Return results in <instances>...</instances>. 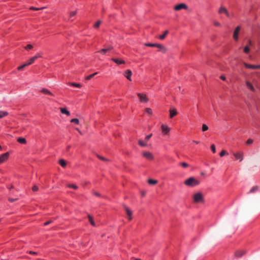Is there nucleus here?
<instances>
[{"instance_id":"nucleus-1","label":"nucleus","mask_w":260,"mask_h":260,"mask_svg":"<svg viewBox=\"0 0 260 260\" xmlns=\"http://www.w3.org/2000/svg\"><path fill=\"white\" fill-rule=\"evenodd\" d=\"M184 184L189 187H194L200 184V181L193 177H191L186 179Z\"/></svg>"},{"instance_id":"nucleus-2","label":"nucleus","mask_w":260,"mask_h":260,"mask_svg":"<svg viewBox=\"0 0 260 260\" xmlns=\"http://www.w3.org/2000/svg\"><path fill=\"white\" fill-rule=\"evenodd\" d=\"M145 46L151 47H157L160 49L159 51H161L163 53H165L167 52V49L164 46L160 44L148 43H145Z\"/></svg>"},{"instance_id":"nucleus-3","label":"nucleus","mask_w":260,"mask_h":260,"mask_svg":"<svg viewBox=\"0 0 260 260\" xmlns=\"http://www.w3.org/2000/svg\"><path fill=\"white\" fill-rule=\"evenodd\" d=\"M193 201L195 203H204L205 202L204 197L201 192L196 193L193 195Z\"/></svg>"},{"instance_id":"nucleus-4","label":"nucleus","mask_w":260,"mask_h":260,"mask_svg":"<svg viewBox=\"0 0 260 260\" xmlns=\"http://www.w3.org/2000/svg\"><path fill=\"white\" fill-rule=\"evenodd\" d=\"M10 153L9 152H7L5 153L2 154L0 155V164H2L7 161L9 157Z\"/></svg>"},{"instance_id":"nucleus-5","label":"nucleus","mask_w":260,"mask_h":260,"mask_svg":"<svg viewBox=\"0 0 260 260\" xmlns=\"http://www.w3.org/2000/svg\"><path fill=\"white\" fill-rule=\"evenodd\" d=\"M40 57H41V55H40L39 53H38L34 56L29 58V60L26 62V63L27 64V66L30 65L33 63L37 59Z\"/></svg>"},{"instance_id":"nucleus-6","label":"nucleus","mask_w":260,"mask_h":260,"mask_svg":"<svg viewBox=\"0 0 260 260\" xmlns=\"http://www.w3.org/2000/svg\"><path fill=\"white\" fill-rule=\"evenodd\" d=\"M240 29H241V26H238L236 27V28L234 31L233 38L236 41H237L239 39V34Z\"/></svg>"},{"instance_id":"nucleus-7","label":"nucleus","mask_w":260,"mask_h":260,"mask_svg":"<svg viewBox=\"0 0 260 260\" xmlns=\"http://www.w3.org/2000/svg\"><path fill=\"white\" fill-rule=\"evenodd\" d=\"M143 156L146 158L147 160H151L153 159L154 157L153 154L148 151H144L142 153Z\"/></svg>"},{"instance_id":"nucleus-8","label":"nucleus","mask_w":260,"mask_h":260,"mask_svg":"<svg viewBox=\"0 0 260 260\" xmlns=\"http://www.w3.org/2000/svg\"><path fill=\"white\" fill-rule=\"evenodd\" d=\"M137 95L141 102L147 103L148 101V99L145 94L138 93Z\"/></svg>"},{"instance_id":"nucleus-9","label":"nucleus","mask_w":260,"mask_h":260,"mask_svg":"<svg viewBox=\"0 0 260 260\" xmlns=\"http://www.w3.org/2000/svg\"><path fill=\"white\" fill-rule=\"evenodd\" d=\"M187 9V6L184 3H181L178 5H177L175 6L174 9L176 11H179L182 9Z\"/></svg>"},{"instance_id":"nucleus-10","label":"nucleus","mask_w":260,"mask_h":260,"mask_svg":"<svg viewBox=\"0 0 260 260\" xmlns=\"http://www.w3.org/2000/svg\"><path fill=\"white\" fill-rule=\"evenodd\" d=\"M244 66L245 68L247 69H260V64L257 65H254V64H250L247 63H244Z\"/></svg>"},{"instance_id":"nucleus-11","label":"nucleus","mask_w":260,"mask_h":260,"mask_svg":"<svg viewBox=\"0 0 260 260\" xmlns=\"http://www.w3.org/2000/svg\"><path fill=\"white\" fill-rule=\"evenodd\" d=\"M111 60L118 65L125 64V63L124 60L119 58H112Z\"/></svg>"},{"instance_id":"nucleus-12","label":"nucleus","mask_w":260,"mask_h":260,"mask_svg":"<svg viewBox=\"0 0 260 260\" xmlns=\"http://www.w3.org/2000/svg\"><path fill=\"white\" fill-rule=\"evenodd\" d=\"M123 208L124 210H125L127 215L128 216V219L129 220H131L132 218V211L125 205H123Z\"/></svg>"},{"instance_id":"nucleus-13","label":"nucleus","mask_w":260,"mask_h":260,"mask_svg":"<svg viewBox=\"0 0 260 260\" xmlns=\"http://www.w3.org/2000/svg\"><path fill=\"white\" fill-rule=\"evenodd\" d=\"M218 13L219 14L224 13L227 17H230V14L227 10V9L224 7H220L218 10Z\"/></svg>"},{"instance_id":"nucleus-14","label":"nucleus","mask_w":260,"mask_h":260,"mask_svg":"<svg viewBox=\"0 0 260 260\" xmlns=\"http://www.w3.org/2000/svg\"><path fill=\"white\" fill-rule=\"evenodd\" d=\"M132 75V72L130 70H126L124 73V76L126 79L129 81H131V77Z\"/></svg>"},{"instance_id":"nucleus-15","label":"nucleus","mask_w":260,"mask_h":260,"mask_svg":"<svg viewBox=\"0 0 260 260\" xmlns=\"http://www.w3.org/2000/svg\"><path fill=\"white\" fill-rule=\"evenodd\" d=\"M161 128L164 135H167L170 132V128L167 125L162 124Z\"/></svg>"},{"instance_id":"nucleus-16","label":"nucleus","mask_w":260,"mask_h":260,"mask_svg":"<svg viewBox=\"0 0 260 260\" xmlns=\"http://www.w3.org/2000/svg\"><path fill=\"white\" fill-rule=\"evenodd\" d=\"M245 254V252L243 250H238L235 253V256L237 258H240Z\"/></svg>"},{"instance_id":"nucleus-17","label":"nucleus","mask_w":260,"mask_h":260,"mask_svg":"<svg viewBox=\"0 0 260 260\" xmlns=\"http://www.w3.org/2000/svg\"><path fill=\"white\" fill-rule=\"evenodd\" d=\"M113 49V47L112 46H109L107 48H103L101 49L99 52L101 53L102 54H105L106 52L112 50Z\"/></svg>"},{"instance_id":"nucleus-18","label":"nucleus","mask_w":260,"mask_h":260,"mask_svg":"<svg viewBox=\"0 0 260 260\" xmlns=\"http://www.w3.org/2000/svg\"><path fill=\"white\" fill-rule=\"evenodd\" d=\"M40 92L45 94H48L51 96H54V95L51 92H50L48 89L45 88H42Z\"/></svg>"},{"instance_id":"nucleus-19","label":"nucleus","mask_w":260,"mask_h":260,"mask_svg":"<svg viewBox=\"0 0 260 260\" xmlns=\"http://www.w3.org/2000/svg\"><path fill=\"white\" fill-rule=\"evenodd\" d=\"M236 159H239L241 161L243 159V153L241 152H237L234 154Z\"/></svg>"},{"instance_id":"nucleus-20","label":"nucleus","mask_w":260,"mask_h":260,"mask_svg":"<svg viewBox=\"0 0 260 260\" xmlns=\"http://www.w3.org/2000/svg\"><path fill=\"white\" fill-rule=\"evenodd\" d=\"M177 114V111L176 109L170 110V118H172Z\"/></svg>"},{"instance_id":"nucleus-21","label":"nucleus","mask_w":260,"mask_h":260,"mask_svg":"<svg viewBox=\"0 0 260 260\" xmlns=\"http://www.w3.org/2000/svg\"><path fill=\"white\" fill-rule=\"evenodd\" d=\"M60 112L61 113L66 114L67 115H70V111L66 108H61Z\"/></svg>"},{"instance_id":"nucleus-22","label":"nucleus","mask_w":260,"mask_h":260,"mask_svg":"<svg viewBox=\"0 0 260 260\" xmlns=\"http://www.w3.org/2000/svg\"><path fill=\"white\" fill-rule=\"evenodd\" d=\"M17 142L21 144H26V140L23 137H19L17 139Z\"/></svg>"},{"instance_id":"nucleus-23","label":"nucleus","mask_w":260,"mask_h":260,"mask_svg":"<svg viewBox=\"0 0 260 260\" xmlns=\"http://www.w3.org/2000/svg\"><path fill=\"white\" fill-rule=\"evenodd\" d=\"M9 115V113L7 111H0V119L4 118Z\"/></svg>"},{"instance_id":"nucleus-24","label":"nucleus","mask_w":260,"mask_h":260,"mask_svg":"<svg viewBox=\"0 0 260 260\" xmlns=\"http://www.w3.org/2000/svg\"><path fill=\"white\" fill-rule=\"evenodd\" d=\"M169 34V30H166L164 32V34L159 36V39L160 40H164L165 39L166 36Z\"/></svg>"},{"instance_id":"nucleus-25","label":"nucleus","mask_w":260,"mask_h":260,"mask_svg":"<svg viewBox=\"0 0 260 260\" xmlns=\"http://www.w3.org/2000/svg\"><path fill=\"white\" fill-rule=\"evenodd\" d=\"M246 85H247V87L249 89H250L251 91H254V88L253 86L252 85V84L250 82L247 81Z\"/></svg>"},{"instance_id":"nucleus-26","label":"nucleus","mask_w":260,"mask_h":260,"mask_svg":"<svg viewBox=\"0 0 260 260\" xmlns=\"http://www.w3.org/2000/svg\"><path fill=\"white\" fill-rule=\"evenodd\" d=\"M258 189H259V186L257 185L253 186L252 187V188L250 190L249 193H253L256 191H258Z\"/></svg>"},{"instance_id":"nucleus-27","label":"nucleus","mask_w":260,"mask_h":260,"mask_svg":"<svg viewBox=\"0 0 260 260\" xmlns=\"http://www.w3.org/2000/svg\"><path fill=\"white\" fill-rule=\"evenodd\" d=\"M59 164L63 168H65L67 166V162L64 159H60Z\"/></svg>"},{"instance_id":"nucleus-28","label":"nucleus","mask_w":260,"mask_h":260,"mask_svg":"<svg viewBox=\"0 0 260 260\" xmlns=\"http://www.w3.org/2000/svg\"><path fill=\"white\" fill-rule=\"evenodd\" d=\"M98 72L94 73L92 74H90L85 77V80H89L92 79L95 75L98 74Z\"/></svg>"},{"instance_id":"nucleus-29","label":"nucleus","mask_w":260,"mask_h":260,"mask_svg":"<svg viewBox=\"0 0 260 260\" xmlns=\"http://www.w3.org/2000/svg\"><path fill=\"white\" fill-rule=\"evenodd\" d=\"M138 144L142 147H145L147 145L146 142L142 140H139L138 141Z\"/></svg>"},{"instance_id":"nucleus-30","label":"nucleus","mask_w":260,"mask_h":260,"mask_svg":"<svg viewBox=\"0 0 260 260\" xmlns=\"http://www.w3.org/2000/svg\"><path fill=\"white\" fill-rule=\"evenodd\" d=\"M148 182L150 184L155 185L157 183V181L156 180L150 179L148 180Z\"/></svg>"},{"instance_id":"nucleus-31","label":"nucleus","mask_w":260,"mask_h":260,"mask_svg":"<svg viewBox=\"0 0 260 260\" xmlns=\"http://www.w3.org/2000/svg\"><path fill=\"white\" fill-rule=\"evenodd\" d=\"M68 187L73 188L74 189H77L78 188V187L77 185L74 184H70L68 185Z\"/></svg>"},{"instance_id":"nucleus-32","label":"nucleus","mask_w":260,"mask_h":260,"mask_svg":"<svg viewBox=\"0 0 260 260\" xmlns=\"http://www.w3.org/2000/svg\"><path fill=\"white\" fill-rule=\"evenodd\" d=\"M102 23V21L101 20H98L96 23L94 24V28H98L100 25V24Z\"/></svg>"},{"instance_id":"nucleus-33","label":"nucleus","mask_w":260,"mask_h":260,"mask_svg":"<svg viewBox=\"0 0 260 260\" xmlns=\"http://www.w3.org/2000/svg\"><path fill=\"white\" fill-rule=\"evenodd\" d=\"M70 122L71 123H74L76 124H79V120L78 118H73L71 120Z\"/></svg>"},{"instance_id":"nucleus-34","label":"nucleus","mask_w":260,"mask_h":260,"mask_svg":"<svg viewBox=\"0 0 260 260\" xmlns=\"http://www.w3.org/2000/svg\"><path fill=\"white\" fill-rule=\"evenodd\" d=\"M26 66H28L27 64L26 63V62L20 66H19L18 68H17V70L18 71H21V70H22L25 67H26Z\"/></svg>"},{"instance_id":"nucleus-35","label":"nucleus","mask_w":260,"mask_h":260,"mask_svg":"<svg viewBox=\"0 0 260 260\" xmlns=\"http://www.w3.org/2000/svg\"><path fill=\"white\" fill-rule=\"evenodd\" d=\"M70 84L72 86L80 88L81 87V84H80L79 83H74V82L71 83H70Z\"/></svg>"},{"instance_id":"nucleus-36","label":"nucleus","mask_w":260,"mask_h":260,"mask_svg":"<svg viewBox=\"0 0 260 260\" xmlns=\"http://www.w3.org/2000/svg\"><path fill=\"white\" fill-rule=\"evenodd\" d=\"M179 165L183 168H187L189 166V165L185 162H181L179 163Z\"/></svg>"},{"instance_id":"nucleus-37","label":"nucleus","mask_w":260,"mask_h":260,"mask_svg":"<svg viewBox=\"0 0 260 260\" xmlns=\"http://www.w3.org/2000/svg\"><path fill=\"white\" fill-rule=\"evenodd\" d=\"M44 8V7H42V8H36V7H30L29 9L31 10L38 11V10L43 9Z\"/></svg>"},{"instance_id":"nucleus-38","label":"nucleus","mask_w":260,"mask_h":260,"mask_svg":"<svg viewBox=\"0 0 260 260\" xmlns=\"http://www.w3.org/2000/svg\"><path fill=\"white\" fill-rule=\"evenodd\" d=\"M145 112L148 113V114L151 115L152 114V109L150 108H146L145 109Z\"/></svg>"},{"instance_id":"nucleus-39","label":"nucleus","mask_w":260,"mask_h":260,"mask_svg":"<svg viewBox=\"0 0 260 260\" xmlns=\"http://www.w3.org/2000/svg\"><path fill=\"white\" fill-rule=\"evenodd\" d=\"M225 154H228V153L226 152V151L224 150H222L219 153V155L220 157H222Z\"/></svg>"},{"instance_id":"nucleus-40","label":"nucleus","mask_w":260,"mask_h":260,"mask_svg":"<svg viewBox=\"0 0 260 260\" xmlns=\"http://www.w3.org/2000/svg\"><path fill=\"white\" fill-rule=\"evenodd\" d=\"M243 51L245 53L248 54L250 51V48L248 46H246L244 48Z\"/></svg>"},{"instance_id":"nucleus-41","label":"nucleus","mask_w":260,"mask_h":260,"mask_svg":"<svg viewBox=\"0 0 260 260\" xmlns=\"http://www.w3.org/2000/svg\"><path fill=\"white\" fill-rule=\"evenodd\" d=\"M208 129V126L206 124H203L202 125V131L205 132V131H207Z\"/></svg>"},{"instance_id":"nucleus-42","label":"nucleus","mask_w":260,"mask_h":260,"mask_svg":"<svg viewBox=\"0 0 260 260\" xmlns=\"http://www.w3.org/2000/svg\"><path fill=\"white\" fill-rule=\"evenodd\" d=\"M211 150L213 153H215L216 152V148L214 144L211 145Z\"/></svg>"},{"instance_id":"nucleus-43","label":"nucleus","mask_w":260,"mask_h":260,"mask_svg":"<svg viewBox=\"0 0 260 260\" xmlns=\"http://www.w3.org/2000/svg\"><path fill=\"white\" fill-rule=\"evenodd\" d=\"M89 220L91 224L94 225V222L92 217L90 215H88Z\"/></svg>"},{"instance_id":"nucleus-44","label":"nucleus","mask_w":260,"mask_h":260,"mask_svg":"<svg viewBox=\"0 0 260 260\" xmlns=\"http://www.w3.org/2000/svg\"><path fill=\"white\" fill-rule=\"evenodd\" d=\"M97 157L98 158H99L100 159L103 160V161H107L108 159L107 158H106L105 157L102 156H101L100 155H97Z\"/></svg>"},{"instance_id":"nucleus-45","label":"nucleus","mask_w":260,"mask_h":260,"mask_svg":"<svg viewBox=\"0 0 260 260\" xmlns=\"http://www.w3.org/2000/svg\"><path fill=\"white\" fill-rule=\"evenodd\" d=\"M33 48V46L31 44H28L25 47V49L27 50L31 49Z\"/></svg>"},{"instance_id":"nucleus-46","label":"nucleus","mask_w":260,"mask_h":260,"mask_svg":"<svg viewBox=\"0 0 260 260\" xmlns=\"http://www.w3.org/2000/svg\"><path fill=\"white\" fill-rule=\"evenodd\" d=\"M77 14V11H72L71 12H70V17L71 18L73 16H74L75 15H76Z\"/></svg>"},{"instance_id":"nucleus-47","label":"nucleus","mask_w":260,"mask_h":260,"mask_svg":"<svg viewBox=\"0 0 260 260\" xmlns=\"http://www.w3.org/2000/svg\"><path fill=\"white\" fill-rule=\"evenodd\" d=\"M152 134H150V135L146 136L145 138V141L147 142L150 139V138L152 137Z\"/></svg>"},{"instance_id":"nucleus-48","label":"nucleus","mask_w":260,"mask_h":260,"mask_svg":"<svg viewBox=\"0 0 260 260\" xmlns=\"http://www.w3.org/2000/svg\"><path fill=\"white\" fill-rule=\"evenodd\" d=\"M253 140H252V139H248V140H247V141H246V144H247V145H250V144H252V143H253Z\"/></svg>"},{"instance_id":"nucleus-49","label":"nucleus","mask_w":260,"mask_h":260,"mask_svg":"<svg viewBox=\"0 0 260 260\" xmlns=\"http://www.w3.org/2000/svg\"><path fill=\"white\" fill-rule=\"evenodd\" d=\"M18 199L17 198H15V199H13V198H9L8 199V201L11 202V203H13V202H14L15 201H16Z\"/></svg>"},{"instance_id":"nucleus-50","label":"nucleus","mask_w":260,"mask_h":260,"mask_svg":"<svg viewBox=\"0 0 260 260\" xmlns=\"http://www.w3.org/2000/svg\"><path fill=\"white\" fill-rule=\"evenodd\" d=\"M39 189V187L37 185H34L32 188V190L33 191H37Z\"/></svg>"},{"instance_id":"nucleus-51","label":"nucleus","mask_w":260,"mask_h":260,"mask_svg":"<svg viewBox=\"0 0 260 260\" xmlns=\"http://www.w3.org/2000/svg\"><path fill=\"white\" fill-rule=\"evenodd\" d=\"M52 222V220L47 221L44 223V226L47 225L49 224L50 223H51Z\"/></svg>"},{"instance_id":"nucleus-52","label":"nucleus","mask_w":260,"mask_h":260,"mask_svg":"<svg viewBox=\"0 0 260 260\" xmlns=\"http://www.w3.org/2000/svg\"><path fill=\"white\" fill-rule=\"evenodd\" d=\"M93 194L98 197H100L101 196L99 192L96 191L93 192Z\"/></svg>"},{"instance_id":"nucleus-53","label":"nucleus","mask_w":260,"mask_h":260,"mask_svg":"<svg viewBox=\"0 0 260 260\" xmlns=\"http://www.w3.org/2000/svg\"><path fill=\"white\" fill-rule=\"evenodd\" d=\"M28 253L30 254H33V255H37V252H35V251H29L28 252Z\"/></svg>"},{"instance_id":"nucleus-54","label":"nucleus","mask_w":260,"mask_h":260,"mask_svg":"<svg viewBox=\"0 0 260 260\" xmlns=\"http://www.w3.org/2000/svg\"><path fill=\"white\" fill-rule=\"evenodd\" d=\"M220 79H221L222 80L224 81V80H225L226 78H225V77L224 76L221 75L220 77Z\"/></svg>"},{"instance_id":"nucleus-55","label":"nucleus","mask_w":260,"mask_h":260,"mask_svg":"<svg viewBox=\"0 0 260 260\" xmlns=\"http://www.w3.org/2000/svg\"><path fill=\"white\" fill-rule=\"evenodd\" d=\"M145 194H146V193H145V191H141V196H142V197H145Z\"/></svg>"},{"instance_id":"nucleus-56","label":"nucleus","mask_w":260,"mask_h":260,"mask_svg":"<svg viewBox=\"0 0 260 260\" xmlns=\"http://www.w3.org/2000/svg\"><path fill=\"white\" fill-rule=\"evenodd\" d=\"M214 25L216 26H220V23L218 22H216L214 23Z\"/></svg>"},{"instance_id":"nucleus-57","label":"nucleus","mask_w":260,"mask_h":260,"mask_svg":"<svg viewBox=\"0 0 260 260\" xmlns=\"http://www.w3.org/2000/svg\"><path fill=\"white\" fill-rule=\"evenodd\" d=\"M192 142H193V143H194L197 144H199V143H200V141H195V140H193V141H192Z\"/></svg>"},{"instance_id":"nucleus-58","label":"nucleus","mask_w":260,"mask_h":260,"mask_svg":"<svg viewBox=\"0 0 260 260\" xmlns=\"http://www.w3.org/2000/svg\"><path fill=\"white\" fill-rule=\"evenodd\" d=\"M71 148V146L70 145H68L67 147V151H69L70 150V149Z\"/></svg>"},{"instance_id":"nucleus-59","label":"nucleus","mask_w":260,"mask_h":260,"mask_svg":"<svg viewBox=\"0 0 260 260\" xmlns=\"http://www.w3.org/2000/svg\"><path fill=\"white\" fill-rule=\"evenodd\" d=\"M13 188V186H12H12H11V187H8V188H9L10 190V189H12V188Z\"/></svg>"},{"instance_id":"nucleus-60","label":"nucleus","mask_w":260,"mask_h":260,"mask_svg":"<svg viewBox=\"0 0 260 260\" xmlns=\"http://www.w3.org/2000/svg\"><path fill=\"white\" fill-rule=\"evenodd\" d=\"M2 149V147L1 146V145H0V150H1Z\"/></svg>"}]
</instances>
